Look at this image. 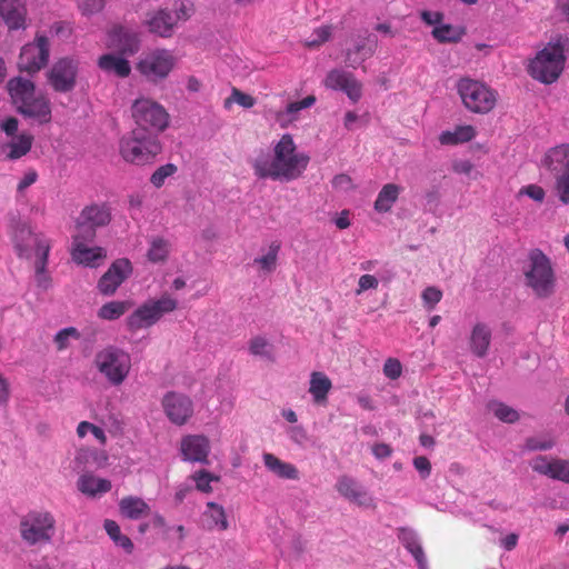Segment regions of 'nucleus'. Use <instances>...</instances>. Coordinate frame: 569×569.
<instances>
[{
  "mask_svg": "<svg viewBox=\"0 0 569 569\" xmlns=\"http://www.w3.org/2000/svg\"><path fill=\"white\" fill-rule=\"evenodd\" d=\"M310 158L297 149L292 136L286 133L274 143L272 154H260L253 163L256 176L292 181L302 176Z\"/></svg>",
  "mask_w": 569,
  "mask_h": 569,
  "instance_id": "nucleus-1",
  "label": "nucleus"
},
{
  "mask_svg": "<svg viewBox=\"0 0 569 569\" xmlns=\"http://www.w3.org/2000/svg\"><path fill=\"white\" fill-rule=\"evenodd\" d=\"M12 242L20 258L34 260L37 284L42 289H48L51 279L46 268L51 249V239L42 232H34L29 223L20 222L13 230Z\"/></svg>",
  "mask_w": 569,
  "mask_h": 569,
  "instance_id": "nucleus-2",
  "label": "nucleus"
},
{
  "mask_svg": "<svg viewBox=\"0 0 569 569\" xmlns=\"http://www.w3.org/2000/svg\"><path fill=\"white\" fill-rule=\"evenodd\" d=\"M7 88L12 103L20 114L41 124L51 121L50 99L43 92L37 91L31 80L16 77L9 80Z\"/></svg>",
  "mask_w": 569,
  "mask_h": 569,
  "instance_id": "nucleus-3",
  "label": "nucleus"
},
{
  "mask_svg": "<svg viewBox=\"0 0 569 569\" xmlns=\"http://www.w3.org/2000/svg\"><path fill=\"white\" fill-rule=\"evenodd\" d=\"M568 51L569 38L556 36L530 60L529 74L545 84L556 82L565 70Z\"/></svg>",
  "mask_w": 569,
  "mask_h": 569,
  "instance_id": "nucleus-4",
  "label": "nucleus"
},
{
  "mask_svg": "<svg viewBox=\"0 0 569 569\" xmlns=\"http://www.w3.org/2000/svg\"><path fill=\"white\" fill-rule=\"evenodd\" d=\"M162 151V144L156 134L134 129L119 140V153L124 162L133 166H147L154 162Z\"/></svg>",
  "mask_w": 569,
  "mask_h": 569,
  "instance_id": "nucleus-5",
  "label": "nucleus"
},
{
  "mask_svg": "<svg viewBox=\"0 0 569 569\" xmlns=\"http://www.w3.org/2000/svg\"><path fill=\"white\" fill-rule=\"evenodd\" d=\"M526 286L529 287L538 298H549L555 292L556 276L551 260L540 250L533 249L529 252L523 267Z\"/></svg>",
  "mask_w": 569,
  "mask_h": 569,
  "instance_id": "nucleus-6",
  "label": "nucleus"
},
{
  "mask_svg": "<svg viewBox=\"0 0 569 569\" xmlns=\"http://www.w3.org/2000/svg\"><path fill=\"white\" fill-rule=\"evenodd\" d=\"M93 362L99 373L114 387L128 379L132 367L130 353L114 346H108L98 351Z\"/></svg>",
  "mask_w": 569,
  "mask_h": 569,
  "instance_id": "nucleus-7",
  "label": "nucleus"
},
{
  "mask_svg": "<svg viewBox=\"0 0 569 569\" xmlns=\"http://www.w3.org/2000/svg\"><path fill=\"white\" fill-rule=\"evenodd\" d=\"M19 532L28 546L49 543L56 533V518L47 510H30L21 517Z\"/></svg>",
  "mask_w": 569,
  "mask_h": 569,
  "instance_id": "nucleus-8",
  "label": "nucleus"
},
{
  "mask_svg": "<svg viewBox=\"0 0 569 569\" xmlns=\"http://www.w3.org/2000/svg\"><path fill=\"white\" fill-rule=\"evenodd\" d=\"M457 90L462 104L472 113L486 114L498 101V93L488 84L470 78L460 79Z\"/></svg>",
  "mask_w": 569,
  "mask_h": 569,
  "instance_id": "nucleus-9",
  "label": "nucleus"
},
{
  "mask_svg": "<svg viewBox=\"0 0 569 569\" xmlns=\"http://www.w3.org/2000/svg\"><path fill=\"white\" fill-rule=\"evenodd\" d=\"M177 63L173 51L156 48L142 53L136 68L149 82L158 83L169 77Z\"/></svg>",
  "mask_w": 569,
  "mask_h": 569,
  "instance_id": "nucleus-10",
  "label": "nucleus"
},
{
  "mask_svg": "<svg viewBox=\"0 0 569 569\" xmlns=\"http://www.w3.org/2000/svg\"><path fill=\"white\" fill-rule=\"evenodd\" d=\"M178 300L164 293L158 299H149L137 308L128 318V327L131 330L149 328L157 323L163 315L174 311Z\"/></svg>",
  "mask_w": 569,
  "mask_h": 569,
  "instance_id": "nucleus-11",
  "label": "nucleus"
},
{
  "mask_svg": "<svg viewBox=\"0 0 569 569\" xmlns=\"http://www.w3.org/2000/svg\"><path fill=\"white\" fill-rule=\"evenodd\" d=\"M132 118L141 131L162 132L169 124L166 109L150 98H139L132 103Z\"/></svg>",
  "mask_w": 569,
  "mask_h": 569,
  "instance_id": "nucleus-12",
  "label": "nucleus"
},
{
  "mask_svg": "<svg viewBox=\"0 0 569 569\" xmlns=\"http://www.w3.org/2000/svg\"><path fill=\"white\" fill-rule=\"evenodd\" d=\"M50 57V43L46 36L37 34L34 40L22 47L18 68L22 72L34 74L47 66Z\"/></svg>",
  "mask_w": 569,
  "mask_h": 569,
  "instance_id": "nucleus-13",
  "label": "nucleus"
},
{
  "mask_svg": "<svg viewBox=\"0 0 569 569\" xmlns=\"http://www.w3.org/2000/svg\"><path fill=\"white\" fill-rule=\"evenodd\" d=\"M78 69L77 59L61 58L49 70L48 81L57 92H69L76 86Z\"/></svg>",
  "mask_w": 569,
  "mask_h": 569,
  "instance_id": "nucleus-14",
  "label": "nucleus"
},
{
  "mask_svg": "<svg viewBox=\"0 0 569 569\" xmlns=\"http://www.w3.org/2000/svg\"><path fill=\"white\" fill-rule=\"evenodd\" d=\"M163 412L176 426H183L193 415V402L183 393L169 391L161 401Z\"/></svg>",
  "mask_w": 569,
  "mask_h": 569,
  "instance_id": "nucleus-15",
  "label": "nucleus"
},
{
  "mask_svg": "<svg viewBox=\"0 0 569 569\" xmlns=\"http://www.w3.org/2000/svg\"><path fill=\"white\" fill-rule=\"evenodd\" d=\"M111 220L110 208L107 204H91L86 207L78 219L77 232L87 234L89 240L96 236L94 228L106 226Z\"/></svg>",
  "mask_w": 569,
  "mask_h": 569,
  "instance_id": "nucleus-16",
  "label": "nucleus"
},
{
  "mask_svg": "<svg viewBox=\"0 0 569 569\" xmlns=\"http://www.w3.org/2000/svg\"><path fill=\"white\" fill-rule=\"evenodd\" d=\"M87 234L77 232L72 237L71 257L78 263L90 268H96L107 257V252L101 247H88Z\"/></svg>",
  "mask_w": 569,
  "mask_h": 569,
  "instance_id": "nucleus-17",
  "label": "nucleus"
},
{
  "mask_svg": "<svg viewBox=\"0 0 569 569\" xmlns=\"http://www.w3.org/2000/svg\"><path fill=\"white\" fill-rule=\"evenodd\" d=\"M323 84L328 89L345 92L352 102H357L362 96L361 83L352 73L343 69L330 70L323 80Z\"/></svg>",
  "mask_w": 569,
  "mask_h": 569,
  "instance_id": "nucleus-18",
  "label": "nucleus"
},
{
  "mask_svg": "<svg viewBox=\"0 0 569 569\" xmlns=\"http://www.w3.org/2000/svg\"><path fill=\"white\" fill-rule=\"evenodd\" d=\"M132 273V264L128 259L116 260L100 278L98 289L102 295L110 296Z\"/></svg>",
  "mask_w": 569,
  "mask_h": 569,
  "instance_id": "nucleus-19",
  "label": "nucleus"
},
{
  "mask_svg": "<svg viewBox=\"0 0 569 569\" xmlns=\"http://www.w3.org/2000/svg\"><path fill=\"white\" fill-rule=\"evenodd\" d=\"M106 46L121 54H133L139 50V34L122 26H113L107 34Z\"/></svg>",
  "mask_w": 569,
  "mask_h": 569,
  "instance_id": "nucleus-20",
  "label": "nucleus"
},
{
  "mask_svg": "<svg viewBox=\"0 0 569 569\" xmlns=\"http://www.w3.org/2000/svg\"><path fill=\"white\" fill-rule=\"evenodd\" d=\"M336 490L345 499L362 508H373V498L365 490L356 479L349 476H340L336 482Z\"/></svg>",
  "mask_w": 569,
  "mask_h": 569,
  "instance_id": "nucleus-21",
  "label": "nucleus"
},
{
  "mask_svg": "<svg viewBox=\"0 0 569 569\" xmlns=\"http://www.w3.org/2000/svg\"><path fill=\"white\" fill-rule=\"evenodd\" d=\"M180 451L186 461L207 463L210 452L209 439L202 435L186 436L181 440Z\"/></svg>",
  "mask_w": 569,
  "mask_h": 569,
  "instance_id": "nucleus-22",
  "label": "nucleus"
},
{
  "mask_svg": "<svg viewBox=\"0 0 569 569\" xmlns=\"http://www.w3.org/2000/svg\"><path fill=\"white\" fill-rule=\"evenodd\" d=\"M531 468L540 475L569 483V460L539 456L531 461Z\"/></svg>",
  "mask_w": 569,
  "mask_h": 569,
  "instance_id": "nucleus-23",
  "label": "nucleus"
},
{
  "mask_svg": "<svg viewBox=\"0 0 569 569\" xmlns=\"http://www.w3.org/2000/svg\"><path fill=\"white\" fill-rule=\"evenodd\" d=\"M0 16L10 30L26 28L27 4L24 0H0Z\"/></svg>",
  "mask_w": 569,
  "mask_h": 569,
  "instance_id": "nucleus-24",
  "label": "nucleus"
},
{
  "mask_svg": "<svg viewBox=\"0 0 569 569\" xmlns=\"http://www.w3.org/2000/svg\"><path fill=\"white\" fill-rule=\"evenodd\" d=\"M492 330L488 323L477 322L472 326L469 335V350L478 357L485 358L490 349Z\"/></svg>",
  "mask_w": 569,
  "mask_h": 569,
  "instance_id": "nucleus-25",
  "label": "nucleus"
},
{
  "mask_svg": "<svg viewBox=\"0 0 569 569\" xmlns=\"http://www.w3.org/2000/svg\"><path fill=\"white\" fill-rule=\"evenodd\" d=\"M144 23L150 32L162 38H169L173 33L177 19L172 12L167 9H160L149 13Z\"/></svg>",
  "mask_w": 569,
  "mask_h": 569,
  "instance_id": "nucleus-26",
  "label": "nucleus"
},
{
  "mask_svg": "<svg viewBox=\"0 0 569 569\" xmlns=\"http://www.w3.org/2000/svg\"><path fill=\"white\" fill-rule=\"evenodd\" d=\"M201 526L208 531H224L229 528L227 512L223 506L209 501L200 517Z\"/></svg>",
  "mask_w": 569,
  "mask_h": 569,
  "instance_id": "nucleus-27",
  "label": "nucleus"
},
{
  "mask_svg": "<svg viewBox=\"0 0 569 569\" xmlns=\"http://www.w3.org/2000/svg\"><path fill=\"white\" fill-rule=\"evenodd\" d=\"M78 490L89 498H100L112 488L111 481L91 472L82 473L77 480Z\"/></svg>",
  "mask_w": 569,
  "mask_h": 569,
  "instance_id": "nucleus-28",
  "label": "nucleus"
},
{
  "mask_svg": "<svg viewBox=\"0 0 569 569\" xmlns=\"http://www.w3.org/2000/svg\"><path fill=\"white\" fill-rule=\"evenodd\" d=\"M397 536L403 547L415 558L418 569H428V561L417 532L410 528H400Z\"/></svg>",
  "mask_w": 569,
  "mask_h": 569,
  "instance_id": "nucleus-29",
  "label": "nucleus"
},
{
  "mask_svg": "<svg viewBox=\"0 0 569 569\" xmlns=\"http://www.w3.org/2000/svg\"><path fill=\"white\" fill-rule=\"evenodd\" d=\"M262 460L267 470L280 479L298 480L300 477L299 470L295 465L279 459L273 453L264 452Z\"/></svg>",
  "mask_w": 569,
  "mask_h": 569,
  "instance_id": "nucleus-30",
  "label": "nucleus"
},
{
  "mask_svg": "<svg viewBox=\"0 0 569 569\" xmlns=\"http://www.w3.org/2000/svg\"><path fill=\"white\" fill-rule=\"evenodd\" d=\"M98 67L108 74L127 78L131 73L130 62L120 54L106 53L98 59Z\"/></svg>",
  "mask_w": 569,
  "mask_h": 569,
  "instance_id": "nucleus-31",
  "label": "nucleus"
},
{
  "mask_svg": "<svg viewBox=\"0 0 569 569\" xmlns=\"http://www.w3.org/2000/svg\"><path fill=\"white\" fill-rule=\"evenodd\" d=\"M541 163L548 170L559 174L569 170V144H560L549 149Z\"/></svg>",
  "mask_w": 569,
  "mask_h": 569,
  "instance_id": "nucleus-32",
  "label": "nucleus"
},
{
  "mask_svg": "<svg viewBox=\"0 0 569 569\" xmlns=\"http://www.w3.org/2000/svg\"><path fill=\"white\" fill-rule=\"evenodd\" d=\"M32 142L33 137L30 133L22 132L12 137L10 142L1 147L0 156L9 160L19 159L30 151Z\"/></svg>",
  "mask_w": 569,
  "mask_h": 569,
  "instance_id": "nucleus-33",
  "label": "nucleus"
},
{
  "mask_svg": "<svg viewBox=\"0 0 569 569\" xmlns=\"http://www.w3.org/2000/svg\"><path fill=\"white\" fill-rule=\"evenodd\" d=\"M332 388L329 377L322 371H313L310 373L309 393L313 402L323 405L327 402L328 395Z\"/></svg>",
  "mask_w": 569,
  "mask_h": 569,
  "instance_id": "nucleus-34",
  "label": "nucleus"
},
{
  "mask_svg": "<svg viewBox=\"0 0 569 569\" xmlns=\"http://www.w3.org/2000/svg\"><path fill=\"white\" fill-rule=\"evenodd\" d=\"M376 44L369 37H362L357 40L353 48L346 52V62L349 67L357 68L375 52Z\"/></svg>",
  "mask_w": 569,
  "mask_h": 569,
  "instance_id": "nucleus-35",
  "label": "nucleus"
},
{
  "mask_svg": "<svg viewBox=\"0 0 569 569\" xmlns=\"http://www.w3.org/2000/svg\"><path fill=\"white\" fill-rule=\"evenodd\" d=\"M119 510L123 517L138 520L149 515L150 507L140 497L127 496L119 501Z\"/></svg>",
  "mask_w": 569,
  "mask_h": 569,
  "instance_id": "nucleus-36",
  "label": "nucleus"
},
{
  "mask_svg": "<svg viewBox=\"0 0 569 569\" xmlns=\"http://www.w3.org/2000/svg\"><path fill=\"white\" fill-rule=\"evenodd\" d=\"M281 249L279 241H272L261 249V254L253 259V266L263 273H271L277 269L278 256Z\"/></svg>",
  "mask_w": 569,
  "mask_h": 569,
  "instance_id": "nucleus-37",
  "label": "nucleus"
},
{
  "mask_svg": "<svg viewBox=\"0 0 569 569\" xmlns=\"http://www.w3.org/2000/svg\"><path fill=\"white\" fill-rule=\"evenodd\" d=\"M477 134L475 127L470 124L457 126L452 130L442 131L439 142L442 146H456L471 141Z\"/></svg>",
  "mask_w": 569,
  "mask_h": 569,
  "instance_id": "nucleus-38",
  "label": "nucleus"
},
{
  "mask_svg": "<svg viewBox=\"0 0 569 569\" xmlns=\"http://www.w3.org/2000/svg\"><path fill=\"white\" fill-rule=\"evenodd\" d=\"M316 103L315 96H308L300 101L290 102L284 110L279 111L277 120L282 128L296 121L299 118V112L303 109L310 108Z\"/></svg>",
  "mask_w": 569,
  "mask_h": 569,
  "instance_id": "nucleus-39",
  "label": "nucleus"
},
{
  "mask_svg": "<svg viewBox=\"0 0 569 569\" xmlns=\"http://www.w3.org/2000/svg\"><path fill=\"white\" fill-rule=\"evenodd\" d=\"M401 192V187L395 183H387L379 191L378 197L375 201V210L379 213H386L390 211L392 206L398 200Z\"/></svg>",
  "mask_w": 569,
  "mask_h": 569,
  "instance_id": "nucleus-40",
  "label": "nucleus"
},
{
  "mask_svg": "<svg viewBox=\"0 0 569 569\" xmlns=\"http://www.w3.org/2000/svg\"><path fill=\"white\" fill-rule=\"evenodd\" d=\"M171 244L161 237H152L149 240L147 258L152 263L164 262L170 253Z\"/></svg>",
  "mask_w": 569,
  "mask_h": 569,
  "instance_id": "nucleus-41",
  "label": "nucleus"
},
{
  "mask_svg": "<svg viewBox=\"0 0 569 569\" xmlns=\"http://www.w3.org/2000/svg\"><path fill=\"white\" fill-rule=\"evenodd\" d=\"M130 308L128 301H110L104 303L98 311V317L103 320H116L126 313Z\"/></svg>",
  "mask_w": 569,
  "mask_h": 569,
  "instance_id": "nucleus-42",
  "label": "nucleus"
},
{
  "mask_svg": "<svg viewBox=\"0 0 569 569\" xmlns=\"http://www.w3.org/2000/svg\"><path fill=\"white\" fill-rule=\"evenodd\" d=\"M432 37L439 42H458L463 31L451 24H439L433 28Z\"/></svg>",
  "mask_w": 569,
  "mask_h": 569,
  "instance_id": "nucleus-43",
  "label": "nucleus"
},
{
  "mask_svg": "<svg viewBox=\"0 0 569 569\" xmlns=\"http://www.w3.org/2000/svg\"><path fill=\"white\" fill-rule=\"evenodd\" d=\"M234 103L244 109H250L256 104V98L233 87L230 96L223 101V108L230 110Z\"/></svg>",
  "mask_w": 569,
  "mask_h": 569,
  "instance_id": "nucleus-44",
  "label": "nucleus"
},
{
  "mask_svg": "<svg viewBox=\"0 0 569 569\" xmlns=\"http://www.w3.org/2000/svg\"><path fill=\"white\" fill-rule=\"evenodd\" d=\"M488 409L503 422L512 423L519 419V415L513 408L499 401H490Z\"/></svg>",
  "mask_w": 569,
  "mask_h": 569,
  "instance_id": "nucleus-45",
  "label": "nucleus"
},
{
  "mask_svg": "<svg viewBox=\"0 0 569 569\" xmlns=\"http://www.w3.org/2000/svg\"><path fill=\"white\" fill-rule=\"evenodd\" d=\"M80 337H81L80 332L76 328L68 327V328L61 329L60 331H58L56 333V336L53 338V342L57 347V350L62 351L70 347L71 341L79 340Z\"/></svg>",
  "mask_w": 569,
  "mask_h": 569,
  "instance_id": "nucleus-46",
  "label": "nucleus"
},
{
  "mask_svg": "<svg viewBox=\"0 0 569 569\" xmlns=\"http://www.w3.org/2000/svg\"><path fill=\"white\" fill-rule=\"evenodd\" d=\"M249 351L253 356H259L266 359L272 358V346L261 336L254 337L249 342Z\"/></svg>",
  "mask_w": 569,
  "mask_h": 569,
  "instance_id": "nucleus-47",
  "label": "nucleus"
},
{
  "mask_svg": "<svg viewBox=\"0 0 569 569\" xmlns=\"http://www.w3.org/2000/svg\"><path fill=\"white\" fill-rule=\"evenodd\" d=\"M192 480L194 481L196 488L199 491L209 493L212 491L211 482H218L220 478L202 469L192 475Z\"/></svg>",
  "mask_w": 569,
  "mask_h": 569,
  "instance_id": "nucleus-48",
  "label": "nucleus"
},
{
  "mask_svg": "<svg viewBox=\"0 0 569 569\" xmlns=\"http://www.w3.org/2000/svg\"><path fill=\"white\" fill-rule=\"evenodd\" d=\"M555 446V439L549 435L533 436L526 440L525 447L531 451H546Z\"/></svg>",
  "mask_w": 569,
  "mask_h": 569,
  "instance_id": "nucleus-49",
  "label": "nucleus"
},
{
  "mask_svg": "<svg viewBox=\"0 0 569 569\" xmlns=\"http://www.w3.org/2000/svg\"><path fill=\"white\" fill-rule=\"evenodd\" d=\"M88 433L92 435L101 445H104L107 441V437L103 429L88 421L80 422L77 427V435L80 438H83Z\"/></svg>",
  "mask_w": 569,
  "mask_h": 569,
  "instance_id": "nucleus-50",
  "label": "nucleus"
},
{
  "mask_svg": "<svg viewBox=\"0 0 569 569\" xmlns=\"http://www.w3.org/2000/svg\"><path fill=\"white\" fill-rule=\"evenodd\" d=\"M421 298L423 301V307L428 311H431L440 302L442 298V291L435 286H429L422 291Z\"/></svg>",
  "mask_w": 569,
  "mask_h": 569,
  "instance_id": "nucleus-51",
  "label": "nucleus"
},
{
  "mask_svg": "<svg viewBox=\"0 0 569 569\" xmlns=\"http://www.w3.org/2000/svg\"><path fill=\"white\" fill-rule=\"evenodd\" d=\"M177 171V167L172 163H167L164 166L159 167L150 177V182L156 187L160 188L163 186L167 178L174 174Z\"/></svg>",
  "mask_w": 569,
  "mask_h": 569,
  "instance_id": "nucleus-52",
  "label": "nucleus"
},
{
  "mask_svg": "<svg viewBox=\"0 0 569 569\" xmlns=\"http://www.w3.org/2000/svg\"><path fill=\"white\" fill-rule=\"evenodd\" d=\"M556 191L563 204L569 203V169L556 178Z\"/></svg>",
  "mask_w": 569,
  "mask_h": 569,
  "instance_id": "nucleus-53",
  "label": "nucleus"
},
{
  "mask_svg": "<svg viewBox=\"0 0 569 569\" xmlns=\"http://www.w3.org/2000/svg\"><path fill=\"white\" fill-rule=\"evenodd\" d=\"M83 16H92L104 8L106 0H74Z\"/></svg>",
  "mask_w": 569,
  "mask_h": 569,
  "instance_id": "nucleus-54",
  "label": "nucleus"
},
{
  "mask_svg": "<svg viewBox=\"0 0 569 569\" xmlns=\"http://www.w3.org/2000/svg\"><path fill=\"white\" fill-rule=\"evenodd\" d=\"M452 170L456 173L466 174L475 180L481 177V173L475 169L473 164L469 160H456L452 163Z\"/></svg>",
  "mask_w": 569,
  "mask_h": 569,
  "instance_id": "nucleus-55",
  "label": "nucleus"
},
{
  "mask_svg": "<svg viewBox=\"0 0 569 569\" xmlns=\"http://www.w3.org/2000/svg\"><path fill=\"white\" fill-rule=\"evenodd\" d=\"M402 373L401 362L396 358H388L383 365V375L391 379H398Z\"/></svg>",
  "mask_w": 569,
  "mask_h": 569,
  "instance_id": "nucleus-56",
  "label": "nucleus"
},
{
  "mask_svg": "<svg viewBox=\"0 0 569 569\" xmlns=\"http://www.w3.org/2000/svg\"><path fill=\"white\" fill-rule=\"evenodd\" d=\"M331 36V27L322 26L315 30L311 38L307 41L309 47H317L326 42Z\"/></svg>",
  "mask_w": 569,
  "mask_h": 569,
  "instance_id": "nucleus-57",
  "label": "nucleus"
},
{
  "mask_svg": "<svg viewBox=\"0 0 569 569\" xmlns=\"http://www.w3.org/2000/svg\"><path fill=\"white\" fill-rule=\"evenodd\" d=\"M192 12L193 4L190 1L179 0L174 4V12L172 14L174 16L178 22L179 20H187L188 18H190Z\"/></svg>",
  "mask_w": 569,
  "mask_h": 569,
  "instance_id": "nucleus-58",
  "label": "nucleus"
},
{
  "mask_svg": "<svg viewBox=\"0 0 569 569\" xmlns=\"http://www.w3.org/2000/svg\"><path fill=\"white\" fill-rule=\"evenodd\" d=\"M519 196H527L536 202H542L545 200L546 192L543 188L538 184H528L519 190Z\"/></svg>",
  "mask_w": 569,
  "mask_h": 569,
  "instance_id": "nucleus-59",
  "label": "nucleus"
},
{
  "mask_svg": "<svg viewBox=\"0 0 569 569\" xmlns=\"http://www.w3.org/2000/svg\"><path fill=\"white\" fill-rule=\"evenodd\" d=\"M289 439L298 446H303L308 440V435L302 426L296 425L287 429Z\"/></svg>",
  "mask_w": 569,
  "mask_h": 569,
  "instance_id": "nucleus-60",
  "label": "nucleus"
},
{
  "mask_svg": "<svg viewBox=\"0 0 569 569\" xmlns=\"http://www.w3.org/2000/svg\"><path fill=\"white\" fill-rule=\"evenodd\" d=\"M379 284L378 279L372 274H363L358 280V288L356 289V295H361L362 292L377 289Z\"/></svg>",
  "mask_w": 569,
  "mask_h": 569,
  "instance_id": "nucleus-61",
  "label": "nucleus"
},
{
  "mask_svg": "<svg viewBox=\"0 0 569 569\" xmlns=\"http://www.w3.org/2000/svg\"><path fill=\"white\" fill-rule=\"evenodd\" d=\"M332 186L339 191H349L355 187L352 179L345 173L336 176L332 180Z\"/></svg>",
  "mask_w": 569,
  "mask_h": 569,
  "instance_id": "nucleus-62",
  "label": "nucleus"
},
{
  "mask_svg": "<svg viewBox=\"0 0 569 569\" xmlns=\"http://www.w3.org/2000/svg\"><path fill=\"white\" fill-rule=\"evenodd\" d=\"M413 466L423 479L429 477L431 471V463L426 457H416L413 459Z\"/></svg>",
  "mask_w": 569,
  "mask_h": 569,
  "instance_id": "nucleus-63",
  "label": "nucleus"
},
{
  "mask_svg": "<svg viewBox=\"0 0 569 569\" xmlns=\"http://www.w3.org/2000/svg\"><path fill=\"white\" fill-rule=\"evenodd\" d=\"M422 21L429 26H439L443 19V14L439 11H422L420 14Z\"/></svg>",
  "mask_w": 569,
  "mask_h": 569,
  "instance_id": "nucleus-64",
  "label": "nucleus"
}]
</instances>
